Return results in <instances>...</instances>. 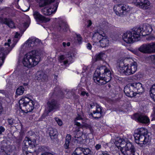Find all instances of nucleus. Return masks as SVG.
I'll use <instances>...</instances> for the list:
<instances>
[{
  "label": "nucleus",
  "instance_id": "16",
  "mask_svg": "<svg viewBox=\"0 0 155 155\" xmlns=\"http://www.w3.org/2000/svg\"><path fill=\"white\" fill-rule=\"evenodd\" d=\"M130 83L126 86L124 89V92L128 97H134L137 94L135 93Z\"/></svg>",
  "mask_w": 155,
  "mask_h": 155
},
{
  "label": "nucleus",
  "instance_id": "1",
  "mask_svg": "<svg viewBox=\"0 0 155 155\" xmlns=\"http://www.w3.org/2000/svg\"><path fill=\"white\" fill-rule=\"evenodd\" d=\"M111 79L110 71L104 66L97 68L93 77L95 82L99 85L106 84L109 82Z\"/></svg>",
  "mask_w": 155,
  "mask_h": 155
},
{
  "label": "nucleus",
  "instance_id": "48",
  "mask_svg": "<svg viewBox=\"0 0 155 155\" xmlns=\"http://www.w3.org/2000/svg\"><path fill=\"white\" fill-rule=\"evenodd\" d=\"M95 148L96 150H98L101 148V145L99 144H97L95 146Z\"/></svg>",
  "mask_w": 155,
  "mask_h": 155
},
{
  "label": "nucleus",
  "instance_id": "64",
  "mask_svg": "<svg viewBox=\"0 0 155 155\" xmlns=\"http://www.w3.org/2000/svg\"><path fill=\"white\" fill-rule=\"evenodd\" d=\"M57 90V88H55V89H54V91H56V90Z\"/></svg>",
  "mask_w": 155,
  "mask_h": 155
},
{
  "label": "nucleus",
  "instance_id": "21",
  "mask_svg": "<svg viewBox=\"0 0 155 155\" xmlns=\"http://www.w3.org/2000/svg\"><path fill=\"white\" fill-rule=\"evenodd\" d=\"M0 51V67L2 65L4 60L5 58L6 55L9 52V51H4V49L2 48Z\"/></svg>",
  "mask_w": 155,
  "mask_h": 155
},
{
  "label": "nucleus",
  "instance_id": "42",
  "mask_svg": "<svg viewBox=\"0 0 155 155\" xmlns=\"http://www.w3.org/2000/svg\"><path fill=\"white\" fill-rule=\"evenodd\" d=\"M7 121L8 122V124L10 125H12L14 123V120L12 118H8L7 119Z\"/></svg>",
  "mask_w": 155,
  "mask_h": 155
},
{
  "label": "nucleus",
  "instance_id": "26",
  "mask_svg": "<svg viewBox=\"0 0 155 155\" xmlns=\"http://www.w3.org/2000/svg\"><path fill=\"white\" fill-rule=\"evenodd\" d=\"M105 36V34L104 33L101 34L98 32H96L94 34L92 39L95 42H100V40H101L102 38L104 37Z\"/></svg>",
  "mask_w": 155,
  "mask_h": 155
},
{
  "label": "nucleus",
  "instance_id": "4",
  "mask_svg": "<svg viewBox=\"0 0 155 155\" xmlns=\"http://www.w3.org/2000/svg\"><path fill=\"white\" fill-rule=\"evenodd\" d=\"M147 129L143 128H141L138 130L137 133L134 135L135 142L140 146L143 144H146L150 140L149 135H147Z\"/></svg>",
  "mask_w": 155,
  "mask_h": 155
},
{
  "label": "nucleus",
  "instance_id": "7",
  "mask_svg": "<svg viewBox=\"0 0 155 155\" xmlns=\"http://www.w3.org/2000/svg\"><path fill=\"white\" fill-rule=\"evenodd\" d=\"M20 108L24 112H30L34 108V103L28 97H23L19 101Z\"/></svg>",
  "mask_w": 155,
  "mask_h": 155
},
{
  "label": "nucleus",
  "instance_id": "13",
  "mask_svg": "<svg viewBox=\"0 0 155 155\" xmlns=\"http://www.w3.org/2000/svg\"><path fill=\"white\" fill-rule=\"evenodd\" d=\"M133 118L135 120L143 123L146 124L150 122L149 119L147 117L141 114H135Z\"/></svg>",
  "mask_w": 155,
  "mask_h": 155
},
{
  "label": "nucleus",
  "instance_id": "38",
  "mask_svg": "<svg viewBox=\"0 0 155 155\" xmlns=\"http://www.w3.org/2000/svg\"><path fill=\"white\" fill-rule=\"evenodd\" d=\"M104 54L102 53H100L97 54L95 56V59L96 61L102 60L103 59V57Z\"/></svg>",
  "mask_w": 155,
  "mask_h": 155
},
{
  "label": "nucleus",
  "instance_id": "44",
  "mask_svg": "<svg viewBox=\"0 0 155 155\" xmlns=\"http://www.w3.org/2000/svg\"><path fill=\"white\" fill-rule=\"evenodd\" d=\"M18 38H15L14 37V38L13 39V41L14 42L12 44V48H13L15 45L16 43H17V42L18 41V40L17 39Z\"/></svg>",
  "mask_w": 155,
  "mask_h": 155
},
{
  "label": "nucleus",
  "instance_id": "49",
  "mask_svg": "<svg viewBox=\"0 0 155 155\" xmlns=\"http://www.w3.org/2000/svg\"><path fill=\"white\" fill-rule=\"evenodd\" d=\"M87 23H88V25L87 26V28L89 27L92 25V22L91 20H89L87 21Z\"/></svg>",
  "mask_w": 155,
  "mask_h": 155
},
{
  "label": "nucleus",
  "instance_id": "15",
  "mask_svg": "<svg viewBox=\"0 0 155 155\" xmlns=\"http://www.w3.org/2000/svg\"><path fill=\"white\" fill-rule=\"evenodd\" d=\"M41 41L38 38H29L25 43V46L28 48L33 47L38 45Z\"/></svg>",
  "mask_w": 155,
  "mask_h": 155
},
{
  "label": "nucleus",
  "instance_id": "55",
  "mask_svg": "<svg viewBox=\"0 0 155 155\" xmlns=\"http://www.w3.org/2000/svg\"><path fill=\"white\" fill-rule=\"evenodd\" d=\"M41 155H55L54 154L51 153H47L45 154H43Z\"/></svg>",
  "mask_w": 155,
  "mask_h": 155
},
{
  "label": "nucleus",
  "instance_id": "14",
  "mask_svg": "<svg viewBox=\"0 0 155 155\" xmlns=\"http://www.w3.org/2000/svg\"><path fill=\"white\" fill-rule=\"evenodd\" d=\"M33 15L37 22L40 23H46L50 21V19L45 17L37 11L34 12Z\"/></svg>",
  "mask_w": 155,
  "mask_h": 155
},
{
  "label": "nucleus",
  "instance_id": "18",
  "mask_svg": "<svg viewBox=\"0 0 155 155\" xmlns=\"http://www.w3.org/2000/svg\"><path fill=\"white\" fill-rule=\"evenodd\" d=\"M48 107V112L57 109L59 108V106L57 101L54 99L49 101L47 103Z\"/></svg>",
  "mask_w": 155,
  "mask_h": 155
},
{
  "label": "nucleus",
  "instance_id": "6",
  "mask_svg": "<svg viewBox=\"0 0 155 155\" xmlns=\"http://www.w3.org/2000/svg\"><path fill=\"white\" fill-rule=\"evenodd\" d=\"M137 64L135 61L130 63L129 66H125L123 61H120L118 64V71L121 73L129 75L134 74L137 69Z\"/></svg>",
  "mask_w": 155,
  "mask_h": 155
},
{
  "label": "nucleus",
  "instance_id": "40",
  "mask_svg": "<svg viewBox=\"0 0 155 155\" xmlns=\"http://www.w3.org/2000/svg\"><path fill=\"white\" fill-rule=\"evenodd\" d=\"M67 58L68 59L66 60V61H64V64H65L68 63V61H71V59H72V57L71 54H70V55Z\"/></svg>",
  "mask_w": 155,
  "mask_h": 155
},
{
  "label": "nucleus",
  "instance_id": "36",
  "mask_svg": "<svg viewBox=\"0 0 155 155\" xmlns=\"http://www.w3.org/2000/svg\"><path fill=\"white\" fill-rule=\"evenodd\" d=\"M151 54L155 53V42L149 43Z\"/></svg>",
  "mask_w": 155,
  "mask_h": 155
},
{
  "label": "nucleus",
  "instance_id": "63",
  "mask_svg": "<svg viewBox=\"0 0 155 155\" xmlns=\"http://www.w3.org/2000/svg\"><path fill=\"white\" fill-rule=\"evenodd\" d=\"M5 152L6 153V154H7V155H8V153H7V152H6L7 151L6 150H5Z\"/></svg>",
  "mask_w": 155,
  "mask_h": 155
},
{
  "label": "nucleus",
  "instance_id": "57",
  "mask_svg": "<svg viewBox=\"0 0 155 155\" xmlns=\"http://www.w3.org/2000/svg\"><path fill=\"white\" fill-rule=\"evenodd\" d=\"M2 104L1 103H0V114L2 111Z\"/></svg>",
  "mask_w": 155,
  "mask_h": 155
},
{
  "label": "nucleus",
  "instance_id": "39",
  "mask_svg": "<svg viewBox=\"0 0 155 155\" xmlns=\"http://www.w3.org/2000/svg\"><path fill=\"white\" fill-rule=\"evenodd\" d=\"M76 35V37H75V39H77L79 44H81V42L82 39L81 36L79 34H77Z\"/></svg>",
  "mask_w": 155,
  "mask_h": 155
},
{
  "label": "nucleus",
  "instance_id": "2",
  "mask_svg": "<svg viewBox=\"0 0 155 155\" xmlns=\"http://www.w3.org/2000/svg\"><path fill=\"white\" fill-rule=\"evenodd\" d=\"M40 53L37 50H33L25 55L23 60L24 66L31 68L36 65L40 59Z\"/></svg>",
  "mask_w": 155,
  "mask_h": 155
},
{
  "label": "nucleus",
  "instance_id": "46",
  "mask_svg": "<svg viewBox=\"0 0 155 155\" xmlns=\"http://www.w3.org/2000/svg\"><path fill=\"white\" fill-rule=\"evenodd\" d=\"M81 95L82 96H84L86 95L87 97L89 96V94L88 93L86 92L85 91H82L81 92Z\"/></svg>",
  "mask_w": 155,
  "mask_h": 155
},
{
  "label": "nucleus",
  "instance_id": "9",
  "mask_svg": "<svg viewBox=\"0 0 155 155\" xmlns=\"http://www.w3.org/2000/svg\"><path fill=\"white\" fill-rule=\"evenodd\" d=\"M120 150L124 155H134V147L130 142L128 143L125 147L123 149H120Z\"/></svg>",
  "mask_w": 155,
  "mask_h": 155
},
{
  "label": "nucleus",
  "instance_id": "51",
  "mask_svg": "<svg viewBox=\"0 0 155 155\" xmlns=\"http://www.w3.org/2000/svg\"><path fill=\"white\" fill-rule=\"evenodd\" d=\"M87 47L88 49L91 50L92 48V45L89 43H87Z\"/></svg>",
  "mask_w": 155,
  "mask_h": 155
},
{
  "label": "nucleus",
  "instance_id": "22",
  "mask_svg": "<svg viewBox=\"0 0 155 155\" xmlns=\"http://www.w3.org/2000/svg\"><path fill=\"white\" fill-rule=\"evenodd\" d=\"M23 150H28V145L31 146V147L34 145L32 143L31 140L28 137H26L23 141Z\"/></svg>",
  "mask_w": 155,
  "mask_h": 155
},
{
  "label": "nucleus",
  "instance_id": "34",
  "mask_svg": "<svg viewBox=\"0 0 155 155\" xmlns=\"http://www.w3.org/2000/svg\"><path fill=\"white\" fill-rule=\"evenodd\" d=\"M150 95L155 101V84L153 85L151 87L150 91Z\"/></svg>",
  "mask_w": 155,
  "mask_h": 155
},
{
  "label": "nucleus",
  "instance_id": "31",
  "mask_svg": "<svg viewBox=\"0 0 155 155\" xmlns=\"http://www.w3.org/2000/svg\"><path fill=\"white\" fill-rule=\"evenodd\" d=\"M71 139V136L69 134H67L66 137L65 143L64 145V148L65 149H68L69 148V145Z\"/></svg>",
  "mask_w": 155,
  "mask_h": 155
},
{
  "label": "nucleus",
  "instance_id": "59",
  "mask_svg": "<svg viewBox=\"0 0 155 155\" xmlns=\"http://www.w3.org/2000/svg\"><path fill=\"white\" fill-rule=\"evenodd\" d=\"M105 155H110V154H109V153L107 152V151H105Z\"/></svg>",
  "mask_w": 155,
  "mask_h": 155
},
{
  "label": "nucleus",
  "instance_id": "3",
  "mask_svg": "<svg viewBox=\"0 0 155 155\" xmlns=\"http://www.w3.org/2000/svg\"><path fill=\"white\" fill-rule=\"evenodd\" d=\"M140 30L139 28H134L130 31H127L123 35V38L127 43H133L140 40V37L139 33Z\"/></svg>",
  "mask_w": 155,
  "mask_h": 155
},
{
  "label": "nucleus",
  "instance_id": "35",
  "mask_svg": "<svg viewBox=\"0 0 155 155\" xmlns=\"http://www.w3.org/2000/svg\"><path fill=\"white\" fill-rule=\"evenodd\" d=\"M79 136H78L77 134L75 135L74 136L75 138H76L75 140L77 141L78 143H81L82 142L83 139L81 137L82 135V134L81 133H79Z\"/></svg>",
  "mask_w": 155,
  "mask_h": 155
},
{
  "label": "nucleus",
  "instance_id": "27",
  "mask_svg": "<svg viewBox=\"0 0 155 155\" xmlns=\"http://www.w3.org/2000/svg\"><path fill=\"white\" fill-rule=\"evenodd\" d=\"M128 143L125 141L124 139H119L118 141L115 142V143L117 146L120 147V149H123Z\"/></svg>",
  "mask_w": 155,
  "mask_h": 155
},
{
  "label": "nucleus",
  "instance_id": "52",
  "mask_svg": "<svg viewBox=\"0 0 155 155\" xmlns=\"http://www.w3.org/2000/svg\"><path fill=\"white\" fill-rule=\"evenodd\" d=\"M20 37V34L19 33H18L17 32H16L15 33V36H14V37L15 38H19Z\"/></svg>",
  "mask_w": 155,
  "mask_h": 155
},
{
  "label": "nucleus",
  "instance_id": "28",
  "mask_svg": "<svg viewBox=\"0 0 155 155\" xmlns=\"http://www.w3.org/2000/svg\"><path fill=\"white\" fill-rule=\"evenodd\" d=\"M2 21L11 28L15 27L14 23L11 19L5 18L2 19Z\"/></svg>",
  "mask_w": 155,
  "mask_h": 155
},
{
  "label": "nucleus",
  "instance_id": "30",
  "mask_svg": "<svg viewBox=\"0 0 155 155\" xmlns=\"http://www.w3.org/2000/svg\"><path fill=\"white\" fill-rule=\"evenodd\" d=\"M68 28V25L66 23L62 20H60L59 22L58 27V29L59 31H66Z\"/></svg>",
  "mask_w": 155,
  "mask_h": 155
},
{
  "label": "nucleus",
  "instance_id": "50",
  "mask_svg": "<svg viewBox=\"0 0 155 155\" xmlns=\"http://www.w3.org/2000/svg\"><path fill=\"white\" fill-rule=\"evenodd\" d=\"M5 130V128L2 126L0 127V135L2 134V132H4Z\"/></svg>",
  "mask_w": 155,
  "mask_h": 155
},
{
  "label": "nucleus",
  "instance_id": "24",
  "mask_svg": "<svg viewBox=\"0 0 155 155\" xmlns=\"http://www.w3.org/2000/svg\"><path fill=\"white\" fill-rule=\"evenodd\" d=\"M78 148L81 155H92V152L89 148Z\"/></svg>",
  "mask_w": 155,
  "mask_h": 155
},
{
  "label": "nucleus",
  "instance_id": "43",
  "mask_svg": "<svg viewBox=\"0 0 155 155\" xmlns=\"http://www.w3.org/2000/svg\"><path fill=\"white\" fill-rule=\"evenodd\" d=\"M23 153L25 155H33L32 153L28 150H23Z\"/></svg>",
  "mask_w": 155,
  "mask_h": 155
},
{
  "label": "nucleus",
  "instance_id": "19",
  "mask_svg": "<svg viewBox=\"0 0 155 155\" xmlns=\"http://www.w3.org/2000/svg\"><path fill=\"white\" fill-rule=\"evenodd\" d=\"M48 132L50 138L53 141L56 140L58 138V132L56 129L52 127L49 128Z\"/></svg>",
  "mask_w": 155,
  "mask_h": 155
},
{
  "label": "nucleus",
  "instance_id": "5",
  "mask_svg": "<svg viewBox=\"0 0 155 155\" xmlns=\"http://www.w3.org/2000/svg\"><path fill=\"white\" fill-rule=\"evenodd\" d=\"M137 64L135 61L130 63L129 66H125L123 61H120L118 64V71L121 73L129 75L134 74L137 69Z\"/></svg>",
  "mask_w": 155,
  "mask_h": 155
},
{
  "label": "nucleus",
  "instance_id": "62",
  "mask_svg": "<svg viewBox=\"0 0 155 155\" xmlns=\"http://www.w3.org/2000/svg\"><path fill=\"white\" fill-rule=\"evenodd\" d=\"M4 93V91H0V93Z\"/></svg>",
  "mask_w": 155,
  "mask_h": 155
},
{
  "label": "nucleus",
  "instance_id": "25",
  "mask_svg": "<svg viewBox=\"0 0 155 155\" xmlns=\"http://www.w3.org/2000/svg\"><path fill=\"white\" fill-rule=\"evenodd\" d=\"M37 79L39 81H46L48 80V76L43 72H38L37 74Z\"/></svg>",
  "mask_w": 155,
  "mask_h": 155
},
{
  "label": "nucleus",
  "instance_id": "56",
  "mask_svg": "<svg viewBox=\"0 0 155 155\" xmlns=\"http://www.w3.org/2000/svg\"><path fill=\"white\" fill-rule=\"evenodd\" d=\"M90 107L91 108H93L95 107L94 103H93L92 104H90Z\"/></svg>",
  "mask_w": 155,
  "mask_h": 155
},
{
  "label": "nucleus",
  "instance_id": "17",
  "mask_svg": "<svg viewBox=\"0 0 155 155\" xmlns=\"http://www.w3.org/2000/svg\"><path fill=\"white\" fill-rule=\"evenodd\" d=\"M133 90L137 94H141L144 92V88L142 84L139 82L130 83Z\"/></svg>",
  "mask_w": 155,
  "mask_h": 155
},
{
  "label": "nucleus",
  "instance_id": "32",
  "mask_svg": "<svg viewBox=\"0 0 155 155\" xmlns=\"http://www.w3.org/2000/svg\"><path fill=\"white\" fill-rule=\"evenodd\" d=\"M109 40L106 38H103L101 40H100V44L101 46L102 47H105L109 45Z\"/></svg>",
  "mask_w": 155,
  "mask_h": 155
},
{
  "label": "nucleus",
  "instance_id": "29",
  "mask_svg": "<svg viewBox=\"0 0 155 155\" xmlns=\"http://www.w3.org/2000/svg\"><path fill=\"white\" fill-rule=\"evenodd\" d=\"M55 0H38L39 6L42 7L53 2Z\"/></svg>",
  "mask_w": 155,
  "mask_h": 155
},
{
  "label": "nucleus",
  "instance_id": "11",
  "mask_svg": "<svg viewBox=\"0 0 155 155\" xmlns=\"http://www.w3.org/2000/svg\"><path fill=\"white\" fill-rule=\"evenodd\" d=\"M135 28L140 29V31L139 33L140 37L141 35L145 36L148 35L152 31V27L148 24H143L140 27Z\"/></svg>",
  "mask_w": 155,
  "mask_h": 155
},
{
  "label": "nucleus",
  "instance_id": "37",
  "mask_svg": "<svg viewBox=\"0 0 155 155\" xmlns=\"http://www.w3.org/2000/svg\"><path fill=\"white\" fill-rule=\"evenodd\" d=\"M82 119V118L81 117V116L80 115H78V116H77L74 120V124L78 126V127H81V124H80V122H78L77 121Z\"/></svg>",
  "mask_w": 155,
  "mask_h": 155
},
{
  "label": "nucleus",
  "instance_id": "23",
  "mask_svg": "<svg viewBox=\"0 0 155 155\" xmlns=\"http://www.w3.org/2000/svg\"><path fill=\"white\" fill-rule=\"evenodd\" d=\"M97 110L93 111V113L91 114V115L95 119H98L101 116V109L100 107H96Z\"/></svg>",
  "mask_w": 155,
  "mask_h": 155
},
{
  "label": "nucleus",
  "instance_id": "54",
  "mask_svg": "<svg viewBox=\"0 0 155 155\" xmlns=\"http://www.w3.org/2000/svg\"><path fill=\"white\" fill-rule=\"evenodd\" d=\"M11 40L10 39H8V43H5V45H8L9 47L10 46V44L11 42Z\"/></svg>",
  "mask_w": 155,
  "mask_h": 155
},
{
  "label": "nucleus",
  "instance_id": "53",
  "mask_svg": "<svg viewBox=\"0 0 155 155\" xmlns=\"http://www.w3.org/2000/svg\"><path fill=\"white\" fill-rule=\"evenodd\" d=\"M80 127H78L76 128L77 129L76 130V134H77L78 135V136H79V133H81L80 132H79L80 130H79V129Z\"/></svg>",
  "mask_w": 155,
  "mask_h": 155
},
{
  "label": "nucleus",
  "instance_id": "47",
  "mask_svg": "<svg viewBox=\"0 0 155 155\" xmlns=\"http://www.w3.org/2000/svg\"><path fill=\"white\" fill-rule=\"evenodd\" d=\"M59 61L61 62V61L64 60L65 59L64 55H62L59 57Z\"/></svg>",
  "mask_w": 155,
  "mask_h": 155
},
{
  "label": "nucleus",
  "instance_id": "41",
  "mask_svg": "<svg viewBox=\"0 0 155 155\" xmlns=\"http://www.w3.org/2000/svg\"><path fill=\"white\" fill-rule=\"evenodd\" d=\"M55 119L59 126H61L62 124V122L61 119H59L58 118L56 117Z\"/></svg>",
  "mask_w": 155,
  "mask_h": 155
},
{
  "label": "nucleus",
  "instance_id": "12",
  "mask_svg": "<svg viewBox=\"0 0 155 155\" xmlns=\"http://www.w3.org/2000/svg\"><path fill=\"white\" fill-rule=\"evenodd\" d=\"M58 5V3L57 2L54 6H53V7H45L41 9V12L45 15H50L56 11Z\"/></svg>",
  "mask_w": 155,
  "mask_h": 155
},
{
  "label": "nucleus",
  "instance_id": "8",
  "mask_svg": "<svg viewBox=\"0 0 155 155\" xmlns=\"http://www.w3.org/2000/svg\"><path fill=\"white\" fill-rule=\"evenodd\" d=\"M113 9L116 15L121 17L126 15L130 10L128 6L123 4L116 5Z\"/></svg>",
  "mask_w": 155,
  "mask_h": 155
},
{
  "label": "nucleus",
  "instance_id": "10",
  "mask_svg": "<svg viewBox=\"0 0 155 155\" xmlns=\"http://www.w3.org/2000/svg\"><path fill=\"white\" fill-rule=\"evenodd\" d=\"M134 4L140 8L147 9L150 8V3L148 0H133Z\"/></svg>",
  "mask_w": 155,
  "mask_h": 155
},
{
  "label": "nucleus",
  "instance_id": "61",
  "mask_svg": "<svg viewBox=\"0 0 155 155\" xmlns=\"http://www.w3.org/2000/svg\"><path fill=\"white\" fill-rule=\"evenodd\" d=\"M70 45V43L69 42H68L67 44V45L68 46H69Z\"/></svg>",
  "mask_w": 155,
  "mask_h": 155
},
{
  "label": "nucleus",
  "instance_id": "58",
  "mask_svg": "<svg viewBox=\"0 0 155 155\" xmlns=\"http://www.w3.org/2000/svg\"><path fill=\"white\" fill-rule=\"evenodd\" d=\"M23 85L25 86H26L28 85V84L27 83H25L23 84Z\"/></svg>",
  "mask_w": 155,
  "mask_h": 155
},
{
  "label": "nucleus",
  "instance_id": "20",
  "mask_svg": "<svg viewBox=\"0 0 155 155\" xmlns=\"http://www.w3.org/2000/svg\"><path fill=\"white\" fill-rule=\"evenodd\" d=\"M138 50L143 53L151 54L149 43L143 44L139 48Z\"/></svg>",
  "mask_w": 155,
  "mask_h": 155
},
{
  "label": "nucleus",
  "instance_id": "45",
  "mask_svg": "<svg viewBox=\"0 0 155 155\" xmlns=\"http://www.w3.org/2000/svg\"><path fill=\"white\" fill-rule=\"evenodd\" d=\"M151 58L152 63L155 65V54L151 55Z\"/></svg>",
  "mask_w": 155,
  "mask_h": 155
},
{
  "label": "nucleus",
  "instance_id": "60",
  "mask_svg": "<svg viewBox=\"0 0 155 155\" xmlns=\"http://www.w3.org/2000/svg\"><path fill=\"white\" fill-rule=\"evenodd\" d=\"M62 45L64 47H65L66 45V43L65 42H63L62 43Z\"/></svg>",
  "mask_w": 155,
  "mask_h": 155
},
{
  "label": "nucleus",
  "instance_id": "33",
  "mask_svg": "<svg viewBox=\"0 0 155 155\" xmlns=\"http://www.w3.org/2000/svg\"><path fill=\"white\" fill-rule=\"evenodd\" d=\"M25 88L23 86H21L18 87L16 90V94L17 95H22L24 91Z\"/></svg>",
  "mask_w": 155,
  "mask_h": 155
}]
</instances>
